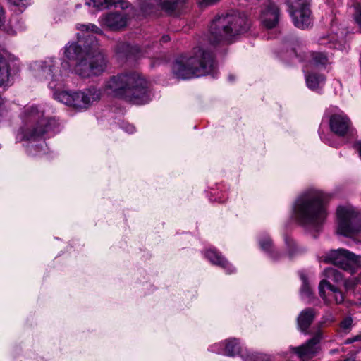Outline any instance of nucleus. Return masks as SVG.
Returning <instances> with one entry per match:
<instances>
[{"instance_id":"f257e3e1","label":"nucleus","mask_w":361,"mask_h":361,"mask_svg":"<svg viewBox=\"0 0 361 361\" xmlns=\"http://www.w3.org/2000/svg\"><path fill=\"white\" fill-rule=\"evenodd\" d=\"M35 76L49 81V87L55 90L54 97L59 102L76 109H86L101 97V91L95 87H90L82 91H59L68 76L70 64L68 61L48 58L44 61L33 63Z\"/></svg>"},{"instance_id":"f03ea898","label":"nucleus","mask_w":361,"mask_h":361,"mask_svg":"<svg viewBox=\"0 0 361 361\" xmlns=\"http://www.w3.org/2000/svg\"><path fill=\"white\" fill-rule=\"evenodd\" d=\"M64 56L75 61L73 72L82 78L99 75L107 67V60L100 51L97 41L87 34L78 37L76 42H69L64 47Z\"/></svg>"},{"instance_id":"7ed1b4c3","label":"nucleus","mask_w":361,"mask_h":361,"mask_svg":"<svg viewBox=\"0 0 361 361\" xmlns=\"http://www.w3.org/2000/svg\"><path fill=\"white\" fill-rule=\"evenodd\" d=\"M331 196L322 190L307 189L295 199L293 212L295 221L306 229L319 231L328 215L327 204Z\"/></svg>"},{"instance_id":"20e7f679","label":"nucleus","mask_w":361,"mask_h":361,"mask_svg":"<svg viewBox=\"0 0 361 361\" xmlns=\"http://www.w3.org/2000/svg\"><path fill=\"white\" fill-rule=\"evenodd\" d=\"M104 92L133 104H144L150 100L146 80L135 71L111 76L104 83Z\"/></svg>"},{"instance_id":"39448f33","label":"nucleus","mask_w":361,"mask_h":361,"mask_svg":"<svg viewBox=\"0 0 361 361\" xmlns=\"http://www.w3.org/2000/svg\"><path fill=\"white\" fill-rule=\"evenodd\" d=\"M216 63L213 54L203 48L194 49L193 55L181 56L172 66V73L178 79L187 80L206 75H216Z\"/></svg>"},{"instance_id":"423d86ee","label":"nucleus","mask_w":361,"mask_h":361,"mask_svg":"<svg viewBox=\"0 0 361 361\" xmlns=\"http://www.w3.org/2000/svg\"><path fill=\"white\" fill-rule=\"evenodd\" d=\"M22 120L23 124L16 136L18 141H37L46 133L59 131V122L54 118L45 117L44 111L37 106L25 107Z\"/></svg>"},{"instance_id":"0eeeda50","label":"nucleus","mask_w":361,"mask_h":361,"mask_svg":"<svg viewBox=\"0 0 361 361\" xmlns=\"http://www.w3.org/2000/svg\"><path fill=\"white\" fill-rule=\"evenodd\" d=\"M250 27L245 14L232 11L215 18L211 23L208 39L212 44L231 43Z\"/></svg>"},{"instance_id":"6e6552de","label":"nucleus","mask_w":361,"mask_h":361,"mask_svg":"<svg viewBox=\"0 0 361 361\" xmlns=\"http://www.w3.org/2000/svg\"><path fill=\"white\" fill-rule=\"evenodd\" d=\"M336 214L338 233L351 237L361 231V212L353 207H339Z\"/></svg>"},{"instance_id":"1a4fd4ad","label":"nucleus","mask_w":361,"mask_h":361,"mask_svg":"<svg viewBox=\"0 0 361 361\" xmlns=\"http://www.w3.org/2000/svg\"><path fill=\"white\" fill-rule=\"evenodd\" d=\"M324 261L350 274L354 273L360 267V257L343 248L329 251L326 254Z\"/></svg>"},{"instance_id":"9d476101","label":"nucleus","mask_w":361,"mask_h":361,"mask_svg":"<svg viewBox=\"0 0 361 361\" xmlns=\"http://www.w3.org/2000/svg\"><path fill=\"white\" fill-rule=\"evenodd\" d=\"M294 25L300 29L309 27L312 23L309 0H286Z\"/></svg>"},{"instance_id":"9b49d317","label":"nucleus","mask_w":361,"mask_h":361,"mask_svg":"<svg viewBox=\"0 0 361 361\" xmlns=\"http://www.w3.org/2000/svg\"><path fill=\"white\" fill-rule=\"evenodd\" d=\"M19 71L18 59L13 55L0 53V86H8L13 82V77Z\"/></svg>"},{"instance_id":"f8f14e48","label":"nucleus","mask_w":361,"mask_h":361,"mask_svg":"<svg viewBox=\"0 0 361 361\" xmlns=\"http://www.w3.org/2000/svg\"><path fill=\"white\" fill-rule=\"evenodd\" d=\"M185 2V0H140V6L146 13H151L152 9L158 6L169 15H177Z\"/></svg>"},{"instance_id":"ddd939ff","label":"nucleus","mask_w":361,"mask_h":361,"mask_svg":"<svg viewBox=\"0 0 361 361\" xmlns=\"http://www.w3.org/2000/svg\"><path fill=\"white\" fill-rule=\"evenodd\" d=\"M331 131L338 137H354L356 134L350 118L344 114H334L329 117Z\"/></svg>"},{"instance_id":"4468645a","label":"nucleus","mask_w":361,"mask_h":361,"mask_svg":"<svg viewBox=\"0 0 361 361\" xmlns=\"http://www.w3.org/2000/svg\"><path fill=\"white\" fill-rule=\"evenodd\" d=\"M225 355L231 357L240 354L244 361H269V357L258 353L243 352L240 343L236 338H230L225 341Z\"/></svg>"},{"instance_id":"2eb2a0df","label":"nucleus","mask_w":361,"mask_h":361,"mask_svg":"<svg viewBox=\"0 0 361 361\" xmlns=\"http://www.w3.org/2000/svg\"><path fill=\"white\" fill-rule=\"evenodd\" d=\"M322 338V331L317 330L312 338L298 348H293L292 350L302 360L311 359L319 353Z\"/></svg>"},{"instance_id":"dca6fc26","label":"nucleus","mask_w":361,"mask_h":361,"mask_svg":"<svg viewBox=\"0 0 361 361\" xmlns=\"http://www.w3.org/2000/svg\"><path fill=\"white\" fill-rule=\"evenodd\" d=\"M128 19L127 15L124 13L110 12L102 16L99 19V22L102 27L116 31L126 26Z\"/></svg>"},{"instance_id":"f3484780","label":"nucleus","mask_w":361,"mask_h":361,"mask_svg":"<svg viewBox=\"0 0 361 361\" xmlns=\"http://www.w3.org/2000/svg\"><path fill=\"white\" fill-rule=\"evenodd\" d=\"M279 9L272 2L266 3L261 10L260 20L262 24L267 28L274 27L279 22Z\"/></svg>"},{"instance_id":"a211bd4d","label":"nucleus","mask_w":361,"mask_h":361,"mask_svg":"<svg viewBox=\"0 0 361 361\" xmlns=\"http://www.w3.org/2000/svg\"><path fill=\"white\" fill-rule=\"evenodd\" d=\"M205 257L212 264L224 269L228 274H231L235 271V268L215 249L207 250Z\"/></svg>"},{"instance_id":"6ab92c4d","label":"nucleus","mask_w":361,"mask_h":361,"mask_svg":"<svg viewBox=\"0 0 361 361\" xmlns=\"http://www.w3.org/2000/svg\"><path fill=\"white\" fill-rule=\"evenodd\" d=\"M317 315L316 311L312 308L303 310L298 317L297 323L300 330L305 334Z\"/></svg>"},{"instance_id":"aec40b11","label":"nucleus","mask_w":361,"mask_h":361,"mask_svg":"<svg viewBox=\"0 0 361 361\" xmlns=\"http://www.w3.org/2000/svg\"><path fill=\"white\" fill-rule=\"evenodd\" d=\"M324 288H327L334 294V300L337 304H341L344 301L343 294L326 279L322 280L319 285V293L322 298H324Z\"/></svg>"},{"instance_id":"412c9836","label":"nucleus","mask_w":361,"mask_h":361,"mask_svg":"<svg viewBox=\"0 0 361 361\" xmlns=\"http://www.w3.org/2000/svg\"><path fill=\"white\" fill-rule=\"evenodd\" d=\"M305 80L308 88L317 91L324 86L326 78L321 74L309 73L306 75Z\"/></svg>"},{"instance_id":"4be33fe9","label":"nucleus","mask_w":361,"mask_h":361,"mask_svg":"<svg viewBox=\"0 0 361 361\" xmlns=\"http://www.w3.org/2000/svg\"><path fill=\"white\" fill-rule=\"evenodd\" d=\"M259 243L261 249L267 252L271 259L274 260H279L281 259L283 254H280L277 251L274 250L272 241L269 236L259 239Z\"/></svg>"},{"instance_id":"5701e85b","label":"nucleus","mask_w":361,"mask_h":361,"mask_svg":"<svg viewBox=\"0 0 361 361\" xmlns=\"http://www.w3.org/2000/svg\"><path fill=\"white\" fill-rule=\"evenodd\" d=\"M121 0H86L85 4L99 10L106 9L111 6H116Z\"/></svg>"},{"instance_id":"b1692460","label":"nucleus","mask_w":361,"mask_h":361,"mask_svg":"<svg viewBox=\"0 0 361 361\" xmlns=\"http://www.w3.org/2000/svg\"><path fill=\"white\" fill-rule=\"evenodd\" d=\"M117 51L123 52L126 56L133 55L135 56H140L142 54H140V49L137 46H131L128 43H120L117 45Z\"/></svg>"},{"instance_id":"393cba45","label":"nucleus","mask_w":361,"mask_h":361,"mask_svg":"<svg viewBox=\"0 0 361 361\" xmlns=\"http://www.w3.org/2000/svg\"><path fill=\"white\" fill-rule=\"evenodd\" d=\"M300 277L302 281L300 288V295L302 297L310 298L312 295V291L311 286L309 284L308 278L303 271L300 272Z\"/></svg>"},{"instance_id":"a878e982","label":"nucleus","mask_w":361,"mask_h":361,"mask_svg":"<svg viewBox=\"0 0 361 361\" xmlns=\"http://www.w3.org/2000/svg\"><path fill=\"white\" fill-rule=\"evenodd\" d=\"M312 62L317 67L324 66L328 62V59L324 54L315 52L312 54Z\"/></svg>"},{"instance_id":"bb28decb","label":"nucleus","mask_w":361,"mask_h":361,"mask_svg":"<svg viewBox=\"0 0 361 361\" xmlns=\"http://www.w3.org/2000/svg\"><path fill=\"white\" fill-rule=\"evenodd\" d=\"M325 276L334 282L342 281L343 276L341 273L334 268L329 267L324 270Z\"/></svg>"},{"instance_id":"cd10ccee","label":"nucleus","mask_w":361,"mask_h":361,"mask_svg":"<svg viewBox=\"0 0 361 361\" xmlns=\"http://www.w3.org/2000/svg\"><path fill=\"white\" fill-rule=\"evenodd\" d=\"M284 240L289 257H292L299 252V250L298 249L294 240L292 238L286 236Z\"/></svg>"},{"instance_id":"c85d7f7f","label":"nucleus","mask_w":361,"mask_h":361,"mask_svg":"<svg viewBox=\"0 0 361 361\" xmlns=\"http://www.w3.org/2000/svg\"><path fill=\"white\" fill-rule=\"evenodd\" d=\"M78 29L81 30L82 31H90L95 34L103 35L102 30L97 27L96 25L92 23H89L87 25H80V27H78Z\"/></svg>"},{"instance_id":"c756f323","label":"nucleus","mask_w":361,"mask_h":361,"mask_svg":"<svg viewBox=\"0 0 361 361\" xmlns=\"http://www.w3.org/2000/svg\"><path fill=\"white\" fill-rule=\"evenodd\" d=\"M333 321H334V317H333V316L331 314H329L327 316H325V317H322V320L319 321L317 324V330H320L321 331V329L323 328L325 326V324L326 322H332Z\"/></svg>"},{"instance_id":"7c9ffc66","label":"nucleus","mask_w":361,"mask_h":361,"mask_svg":"<svg viewBox=\"0 0 361 361\" xmlns=\"http://www.w3.org/2000/svg\"><path fill=\"white\" fill-rule=\"evenodd\" d=\"M121 128L128 133H133L135 131V127L128 123H122Z\"/></svg>"},{"instance_id":"2f4dec72","label":"nucleus","mask_w":361,"mask_h":361,"mask_svg":"<svg viewBox=\"0 0 361 361\" xmlns=\"http://www.w3.org/2000/svg\"><path fill=\"white\" fill-rule=\"evenodd\" d=\"M295 44L298 45V41L295 40V42H293L290 44V46H291L290 49L289 51H288L289 56L291 57H293V56L298 57L297 50H296V48L294 47Z\"/></svg>"},{"instance_id":"473e14b6","label":"nucleus","mask_w":361,"mask_h":361,"mask_svg":"<svg viewBox=\"0 0 361 361\" xmlns=\"http://www.w3.org/2000/svg\"><path fill=\"white\" fill-rule=\"evenodd\" d=\"M352 325L351 318H345L341 324V328L348 329Z\"/></svg>"},{"instance_id":"72a5a7b5","label":"nucleus","mask_w":361,"mask_h":361,"mask_svg":"<svg viewBox=\"0 0 361 361\" xmlns=\"http://www.w3.org/2000/svg\"><path fill=\"white\" fill-rule=\"evenodd\" d=\"M355 20L357 23L361 27V5L357 8L356 15H355Z\"/></svg>"},{"instance_id":"f704fd0d","label":"nucleus","mask_w":361,"mask_h":361,"mask_svg":"<svg viewBox=\"0 0 361 361\" xmlns=\"http://www.w3.org/2000/svg\"><path fill=\"white\" fill-rule=\"evenodd\" d=\"M358 341H361V335H357L355 336H353L352 338H349L346 339V341H345V343L350 344V343H353Z\"/></svg>"},{"instance_id":"c9c22d12","label":"nucleus","mask_w":361,"mask_h":361,"mask_svg":"<svg viewBox=\"0 0 361 361\" xmlns=\"http://www.w3.org/2000/svg\"><path fill=\"white\" fill-rule=\"evenodd\" d=\"M5 109L4 107V99L0 97V117L2 116Z\"/></svg>"},{"instance_id":"e433bc0d","label":"nucleus","mask_w":361,"mask_h":361,"mask_svg":"<svg viewBox=\"0 0 361 361\" xmlns=\"http://www.w3.org/2000/svg\"><path fill=\"white\" fill-rule=\"evenodd\" d=\"M355 285V283L354 281H346L345 282V286L348 289L350 288H353Z\"/></svg>"},{"instance_id":"4c0bfd02","label":"nucleus","mask_w":361,"mask_h":361,"mask_svg":"<svg viewBox=\"0 0 361 361\" xmlns=\"http://www.w3.org/2000/svg\"><path fill=\"white\" fill-rule=\"evenodd\" d=\"M4 19V11L3 8L0 6V26L3 23V20Z\"/></svg>"},{"instance_id":"58836bf2","label":"nucleus","mask_w":361,"mask_h":361,"mask_svg":"<svg viewBox=\"0 0 361 361\" xmlns=\"http://www.w3.org/2000/svg\"><path fill=\"white\" fill-rule=\"evenodd\" d=\"M11 4L15 6H19L24 0H8Z\"/></svg>"},{"instance_id":"ea45409f","label":"nucleus","mask_w":361,"mask_h":361,"mask_svg":"<svg viewBox=\"0 0 361 361\" xmlns=\"http://www.w3.org/2000/svg\"><path fill=\"white\" fill-rule=\"evenodd\" d=\"M169 40H170V37H169V35H164V36H162L161 39V41L162 42H164V43L167 42Z\"/></svg>"},{"instance_id":"a19ab883","label":"nucleus","mask_w":361,"mask_h":361,"mask_svg":"<svg viewBox=\"0 0 361 361\" xmlns=\"http://www.w3.org/2000/svg\"><path fill=\"white\" fill-rule=\"evenodd\" d=\"M33 147L34 146L32 145L29 147V153L32 154V155H36L37 154L32 152Z\"/></svg>"},{"instance_id":"79ce46f5","label":"nucleus","mask_w":361,"mask_h":361,"mask_svg":"<svg viewBox=\"0 0 361 361\" xmlns=\"http://www.w3.org/2000/svg\"><path fill=\"white\" fill-rule=\"evenodd\" d=\"M343 361H355V358L354 357H348V358L345 359Z\"/></svg>"},{"instance_id":"37998d69","label":"nucleus","mask_w":361,"mask_h":361,"mask_svg":"<svg viewBox=\"0 0 361 361\" xmlns=\"http://www.w3.org/2000/svg\"><path fill=\"white\" fill-rule=\"evenodd\" d=\"M212 351L214 353H223V352H221V351L215 350V349H212Z\"/></svg>"},{"instance_id":"c03bdc74","label":"nucleus","mask_w":361,"mask_h":361,"mask_svg":"<svg viewBox=\"0 0 361 361\" xmlns=\"http://www.w3.org/2000/svg\"><path fill=\"white\" fill-rule=\"evenodd\" d=\"M229 80H233V76H232V75H230V76H229Z\"/></svg>"},{"instance_id":"a18cd8bd","label":"nucleus","mask_w":361,"mask_h":361,"mask_svg":"<svg viewBox=\"0 0 361 361\" xmlns=\"http://www.w3.org/2000/svg\"><path fill=\"white\" fill-rule=\"evenodd\" d=\"M145 53H146L149 56H149V52H148L147 50H145Z\"/></svg>"}]
</instances>
